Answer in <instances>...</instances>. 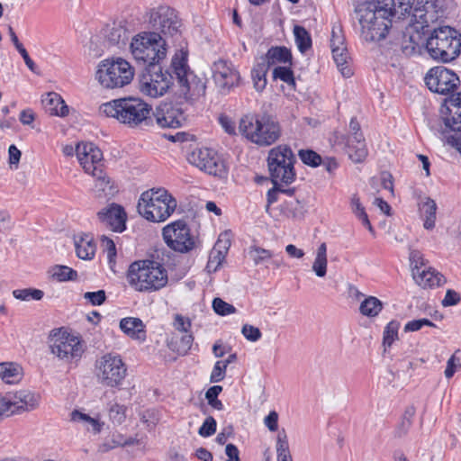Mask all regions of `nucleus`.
<instances>
[{
    "mask_svg": "<svg viewBox=\"0 0 461 461\" xmlns=\"http://www.w3.org/2000/svg\"><path fill=\"white\" fill-rule=\"evenodd\" d=\"M357 19L361 26V36L366 41L384 40L392 27V19L398 16L389 6L371 3H360L355 8Z\"/></svg>",
    "mask_w": 461,
    "mask_h": 461,
    "instance_id": "obj_1",
    "label": "nucleus"
},
{
    "mask_svg": "<svg viewBox=\"0 0 461 461\" xmlns=\"http://www.w3.org/2000/svg\"><path fill=\"white\" fill-rule=\"evenodd\" d=\"M99 113L130 128H137L150 119L152 106L140 97L127 96L102 104Z\"/></svg>",
    "mask_w": 461,
    "mask_h": 461,
    "instance_id": "obj_2",
    "label": "nucleus"
},
{
    "mask_svg": "<svg viewBox=\"0 0 461 461\" xmlns=\"http://www.w3.org/2000/svg\"><path fill=\"white\" fill-rule=\"evenodd\" d=\"M126 278L129 285L139 293L158 292L168 283L167 270L154 259H139L131 263Z\"/></svg>",
    "mask_w": 461,
    "mask_h": 461,
    "instance_id": "obj_3",
    "label": "nucleus"
},
{
    "mask_svg": "<svg viewBox=\"0 0 461 461\" xmlns=\"http://www.w3.org/2000/svg\"><path fill=\"white\" fill-rule=\"evenodd\" d=\"M239 129L242 136L260 147L274 144L281 136L280 124L268 114H246Z\"/></svg>",
    "mask_w": 461,
    "mask_h": 461,
    "instance_id": "obj_4",
    "label": "nucleus"
},
{
    "mask_svg": "<svg viewBox=\"0 0 461 461\" xmlns=\"http://www.w3.org/2000/svg\"><path fill=\"white\" fill-rule=\"evenodd\" d=\"M170 70L186 100L194 101L205 95V83L194 76L188 66V49L185 42V45L180 44V49L173 55Z\"/></svg>",
    "mask_w": 461,
    "mask_h": 461,
    "instance_id": "obj_5",
    "label": "nucleus"
},
{
    "mask_svg": "<svg viewBox=\"0 0 461 461\" xmlns=\"http://www.w3.org/2000/svg\"><path fill=\"white\" fill-rule=\"evenodd\" d=\"M176 200L165 188H152L143 192L138 202V212L147 221L162 222L175 212Z\"/></svg>",
    "mask_w": 461,
    "mask_h": 461,
    "instance_id": "obj_6",
    "label": "nucleus"
},
{
    "mask_svg": "<svg viewBox=\"0 0 461 461\" xmlns=\"http://www.w3.org/2000/svg\"><path fill=\"white\" fill-rule=\"evenodd\" d=\"M426 49L433 59L450 62L461 53V33L450 26L435 28L427 39Z\"/></svg>",
    "mask_w": 461,
    "mask_h": 461,
    "instance_id": "obj_7",
    "label": "nucleus"
},
{
    "mask_svg": "<svg viewBox=\"0 0 461 461\" xmlns=\"http://www.w3.org/2000/svg\"><path fill=\"white\" fill-rule=\"evenodd\" d=\"M130 50L137 62L148 67L159 64L167 53L166 41L156 32H141L136 34L131 40Z\"/></svg>",
    "mask_w": 461,
    "mask_h": 461,
    "instance_id": "obj_8",
    "label": "nucleus"
},
{
    "mask_svg": "<svg viewBox=\"0 0 461 461\" xmlns=\"http://www.w3.org/2000/svg\"><path fill=\"white\" fill-rule=\"evenodd\" d=\"M135 68L125 59L113 57L99 62L95 77L104 89L122 88L131 83Z\"/></svg>",
    "mask_w": 461,
    "mask_h": 461,
    "instance_id": "obj_9",
    "label": "nucleus"
},
{
    "mask_svg": "<svg viewBox=\"0 0 461 461\" xmlns=\"http://www.w3.org/2000/svg\"><path fill=\"white\" fill-rule=\"evenodd\" d=\"M49 339L51 353L67 364L77 365L86 351L82 337L65 327L51 330Z\"/></svg>",
    "mask_w": 461,
    "mask_h": 461,
    "instance_id": "obj_10",
    "label": "nucleus"
},
{
    "mask_svg": "<svg viewBox=\"0 0 461 461\" xmlns=\"http://www.w3.org/2000/svg\"><path fill=\"white\" fill-rule=\"evenodd\" d=\"M267 167L274 185H289L296 179V158L286 144H279L268 151Z\"/></svg>",
    "mask_w": 461,
    "mask_h": 461,
    "instance_id": "obj_11",
    "label": "nucleus"
},
{
    "mask_svg": "<svg viewBox=\"0 0 461 461\" xmlns=\"http://www.w3.org/2000/svg\"><path fill=\"white\" fill-rule=\"evenodd\" d=\"M127 374V365L119 354L105 353L95 360V375L103 386L120 388Z\"/></svg>",
    "mask_w": 461,
    "mask_h": 461,
    "instance_id": "obj_12",
    "label": "nucleus"
},
{
    "mask_svg": "<svg viewBox=\"0 0 461 461\" xmlns=\"http://www.w3.org/2000/svg\"><path fill=\"white\" fill-rule=\"evenodd\" d=\"M174 85L173 73L155 66L148 67L139 76V91L145 96H163Z\"/></svg>",
    "mask_w": 461,
    "mask_h": 461,
    "instance_id": "obj_13",
    "label": "nucleus"
},
{
    "mask_svg": "<svg viewBox=\"0 0 461 461\" xmlns=\"http://www.w3.org/2000/svg\"><path fill=\"white\" fill-rule=\"evenodd\" d=\"M162 238L172 250L187 253L195 248V237L185 220L174 221L162 229Z\"/></svg>",
    "mask_w": 461,
    "mask_h": 461,
    "instance_id": "obj_14",
    "label": "nucleus"
},
{
    "mask_svg": "<svg viewBox=\"0 0 461 461\" xmlns=\"http://www.w3.org/2000/svg\"><path fill=\"white\" fill-rule=\"evenodd\" d=\"M190 164L218 178H226L229 167L225 159L213 149L197 148L187 157Z\"/></svg>",
    "mask_w": 461,
    "mask_h": 461,
    "instance_id": "obj_15",
    "label": "nucleus"
},
{
    "mask_svg": "<svg viewBox=\"0 0 461 461\" xmlns=\"http://www.w3.org/2000/svg\"><path fill=\"white\" fill-rule=\"evenodd\" d=\"M148 22L152 29L159 31L164 35L182 39V23L175 9L167 5L152 8L148 13Z\"/></svg>",
    "mask_w": 461,
    "mask_h": 461,
    "instance_id": "obj_16",
    "label": "nucleus"
},
{
    "mask_svg": "<svg viewBox=\"0 0 461 461\" xmlns=\"http://www.w3.org/2000/svg\"><path fill=\"white\" fill-rule=\"evenodd\" d=\"M424 81L432 93L443 95L454 93L460 85L459 77L444 66H436L429 69Z\"/></svg>",
    "mask_w": 461,
    "mask_h": 461,
    "instance_id": "obj_17",
    "label": "nucleus"
},
{
    "mask_svg": "<svg viewBox=\"0 0 461 461\" xmlns=\"http://www.w3.org/2000/svg\"><path fill=\"white\" fill-rule=\"evenodd\" d=\"M77 158L86 174H100L104 168L102 150L93 142L81 141L76 147Z\"/></svg>",
    "mask_w": 461,
    "mask_h": 461,
    "instance_id": "obj_18",
    "label": "nucleus"
},
{
    "mask_svg": "<svg viewBox=\"0 0 461 461\" xmlns=\"http://www.w3.org/2000/svg\"><path fill=\"white\" fill-rule=\"evenodd\" d=\"M330 49L333 59L343 77H349L353 75L352 69L348 65V52L346 47L345 37L342 27L335 24L331 29Z\"/></svg>",
    "mask_w": 461,
    "mask_h": 461,
    "instance_id": "obj_19",
    "label": "nucleus"
},
{
    "mask_svg": "<svg viewBox=\"0 0 461 461\" xmlns=\"http://www.w3.org/2000/svg\"><path fill=\"white\" fill-rule=\"evenodd\" d=\"M212 77L222 92H229L240 83V76L231 62L219 59L213 63Z\"/></svg>",
    "mask_w": 461,
    "mask_h": 461,
    "instance_id": "obj_20",
    "label": "nucleus"
},
{
    "mask_svg": "<svg viewBox=\"0 0 461 461\" xmlns=\"http://www.w3.org/2000/svg\"><path fill=\"white\" fill-rule=\"evenodd\" d=\"M157 124L161 128L176 129L185 121L183 111L171 103L159 104L154 113Z\"/></svg>",
    "mask_w": 461,
    "mask_h": 461,
    "instance_id": "obj_21",
    "label": "nucleus"
},
{
    "mask_svg": "<svg viewBox=\"0 0 461 461\" xmlns=\"http://www.w3.org/2000/svg\"><path fill=\"white\" fill-rule=\"evenodd\" d=\"M99 220L112 230L122 232L126 229V212L122 206L112 203L98 212Z\"/></svg>",
    "mask_w": 461,
    "mask_h": 461,
    "instance_id": "obj_22",
    "label": "nucleus"
},
{
    "mask_svg": "<svg viewBox=\"0 0 461 461\" xmlns=\"http://www.w3.org/2000/svg\"><path fill=\"white\" fill-rule=\"evenodd\" d=\"M40 395L28 390H21L14 393L13 398L9 397L10 407L8 416L34 410L40 403Z\"/></svg>",
    "mask_w": 461,
    "mask_h": 461,
    "instance_id": "obj_23",
    "label": "nucleus"
},
{
    "mask_svg": "<svg viewBox=\"0 0 461 461\" xmlns=\"http://www.w3.org/2000/svg\"><path fill=\"white\" fill-rule=\"evenodd\" d=\"M445 106L442 116L445 126L453 131H461V93L447 99Z\"/></svg>",
    "mask_w": 461,
    "mask_h": 461,
    "instance_id": "obj_24",
    "label": "nucleus"
},
{
    "mask_svg": "<svg viewBox=\"0 0 461 461\" xmlns=\"http://www.w3.org/2000/svg\"><path fill=\"white\" fill-rule=\"evenodd\" d=\"M119 328L131 339L139 343L147 340V327L143 321L137 317H124L120 320Z\"/></svg>",
    "mask_w": 461,
    "mask_h": 461,
    "instance_id": "obj_25",
    "label": "nucleus"
},
{
    "mask_svg": "<svg viewBox=\"0 0 461 461\" xmlns=\"http://www.w3.org/2000/svg\"><path fill=\"white\" fill-rule=\"evenodd\" d=\"M414 282L422 289H435L446 284V277L437 269L428 267L421 271H414Z\"/></svg>",
    "mask_w": 461,
    "mask_h": 461,
    "instance_id": "obj_26",
    "label": "nucleus"
},
{
    "mask_svg": "<svg viewBox=\"0 0 461 461\" xmlns=\"http://www.w3.org/2000/svg\"><path fill=\"white\" fill-rule=\"evenodd\" d=\"M341 142L345 145L346 152L355 163H362L366 160L368 150L364 137L350 138L341 137Z\"/></svg>",
    "mask_w": 461,
    "mask_h": 461,
    "instance_id": "obj_27",
    "label": "nucleus"
},
{
    "mask_svg": "<svg viewBox=\"0 0 461 461\" xmlns=\"http://www.w3.org/2000/svg\"><path fill=\"white\" fill-rule=\"evenodd\" d=\"M41 102L45 111L50 115L65 117L69 113L68 106L58 93H47L42 96Z\"/></svg>",
    "mask_w": 461,
    "mask_h": 461,
    "instance_id": "obj_28",
    "label": "nucleus"
},
{
    "mask_svg": "<svg viewBox=\"0 0 461 461\" xmlns=\"http://www.w3.org/2000/svg\"><path fill=\"white\" fill-rule=\"evenodd\" d=\"M262 62L268 65V68L277 64L292 66L293 56L291 50L285 46H275L268 49Z\"/></svg>",
    "mask_w": 461,
    "mask_h": 461,
    "instance_id": "obj_29",
    "label": "nucleus"
},
{
    "mask_svg": "<svg viewBox=\"0 0 461 461\" xmlns=\"http://www.w3.org/2000/svg\"><path fill=\"white\" fill-rule=\"evenodd\" d=\"M194 339L193 333L173 332L167 339V346L171 351L185 356L190 351Z\"/></svg>",
    "mask_w": 461,
    "mask_h": 461,
    "instance_id": "obj_30",
    "label": "nucleus"
},
{
    "mask_svg": "<svg viewBox=\"0 0 461 461\" xmlns=\"http://www.w3.org/2000/svg\"><path fill=\"white\" fill-rule=\"evenodd\" d=\"M105 38L112 45L125 44L129 38L126 21H113L112 23L107 24Z\"/></svg>",
    "mask_w": 461,
    "mask_h": 461,
    "instance_id": "obj_31",
    "label": "nucleus"
},
{
    "mask_svg": "<svg viewBox=\"0 0 461 461\" xmlns=\"http://www.w3.org/2000/svg\"><path fill=\"white\" fill-rule=\"evenodd\" d=\"M437 209L436 202L429 197H425L418 203L419 215L423 221V227L426 230H433L435 228Z\"/></svg>",
    "mask_w": 461,
    "mask_h": 461,
    "instance_id": "obj_32",
    "label": "nucleus"
},
{
    "mask_svg": "<svg viewBox=\"0 0 461 461\" xmlns=\"http://www.w3.org/2000/svg\"><path fill=\"white\" fill-rule=\"evenodd\" d=\"M77 256L84 260L92 259L95 255L96 245L90 234H82L75 238Z\"/></svg>",
    "mask_w": 461,
    "mask_h": 461,
    "instance_id": "obj_33",
    "label": "nucleus"
},
{
    "mask_svg": "<svg viewBox=\"0 0 461 461\" xmlns=\"http://www.w3.org/2000/svg\"><path fill=\"white\" fill-rule=\"evenodd\" d=\"M91 176L95 178V192L96 196L106 198L113 195L117 192L116 187L107 176L104 168L100 170L99 175L92 174Z\"/></svg>",
    "mask_w": 461,
    "mask_h": 461,
    "instance_id": "obj_34",
    "label": "nucleus"
},
{
    "mask_svg": "<svg viewBox=\"0 0 461 461\" xmlns=\"http://www.w3.org/2000/svg\"><path fill=\"white\" fill-rule=\"evenodd\" d=\"M23 375V367L14 362L0 363V378L6 384L19 383Z\"/></svg>",
    "mask_w": 461,
    "mask_h": 461,
    "instance_id": "obj_35",
    "label": "nucleus"
},
{
    "mask_svg": "<svg viewBox=\"0 0 461 461\" xmlns=\"http://www.w3.org/2000/svg\"><path fill=\"white\" fill-rule=\"evenodd\" d=\"M379 5L389 6L398 14V17H404L410 14L415 0H376Z\"/></svg>",
    "mask_w": 461,
    "mask_h": 461,
    "instance_id": "obj_36",
    "label": "nucleus"
},
{
    "mask_svg": "<svg viewBox=\"0 0 461 461\" xmlns=\"http://www.w3.org/2000/svg\"><path fill=\"white\" fill-rule=\"evenodd\" d=\"M71 420L74 422H81L85 424L87 429H91L95 433L101 432L104 423L99 420L97 418H92L88 414L81 412L80 411L75 410L70 414Z\"/></svg>",
    "mask_w": 461,
    "mask_h": 461,
    "instance_id": "obj_37",
    "label": "nucleus"
},
{
    "mask_svg": "<svg viewBox=\"0 0 461 461\" xmlns=\"http://www.w3.org/2000/svg\"><path fill=\"white\" fill-rule=\"evenodd\" d=\"M327 245L322 242L317 249L316 257L312 264V270L319 277H323L327 273Z\"/></svg>",
    "mask_w": 461,
    "mask_h": 461,
    "instance_id": "obj_38",
    "label": "nucleus"
},
{
    "mask_svg": "<svg viewBox=\"0 0 461 461\" xmlns=\"http://www.w3.org/2000/svg\"><path fill=\"white\" fill-rule=\"evenodd\" d=\"M382 310V302L375 296L366 297L359 306L361 314L366 317H375Z\"/></svg>",
    "mask_w": 461,
    "mask_h": 461,
    "instance_id": "obj_39",
    "label": "nucleus"
},
{
    "mask_svg": "<svg viewBox=\"0 0 461 461\" xmlns=\"http://www.w3.org/2000/svg\"><path fill=\"white\" fill-rule=\"evenodd\" d=\"M268 70L269 68L267 64L259 62L251 71L254 87L259 92L263 91L267 86V75Z\"/></svg>",
    "mask_w": 461,
    "mask_h": 461,
    "instance_id": "obj_40",
    "label": "nucleus"
},
{
    "mask_svg": "<svg viewBox=\"0 0 461 461\" xmlns=\"http://www.w3.org/2000/svg\"><path fill=\"white\" fill-rule=\"evenodd\" d=\"M295 43L300 52L304 53L312 48V41L308 31L301 25L294 27Z\"/></svg>",
    "mask_w": 461,
    "mask_h": 461,
    "instance_id": "obj_41",
    "label": "nucleus"
},
{
    "mask_svg": "<svg viewBox=\"0 0 461 461\" xmlns=\"http://www.w3.org/2000/svg\"><path fill=\"white\" fill-rule=\"evenodd\" d=\"M273 78L280 79L294 89L296 86L294 74L289 65L276 66L273 70Z\"/></svg>",
    "mask_w": 461,
    "mask_h": 461,
    "instance_id": "obj_42",
    "label": "nucleus"
},
{
    "mask_svg": "<svg viewBox=\"0 0 461 461\" xmlns=\"http://www.w3.org/2000/svg\"><path fill=\"white\" fill-rule=\"evenodd\" d=\"M351 207L355 215L362 221V224L366 226L371 233H374V228L368 219V215L366 212L364 206L360 203V199L357 194H354L351 197Z\"/></svg>",
    "mask_w": 461,
    "mask_h": 461,
    "instance_id": "obj_43",
    "label": "nucleus"
},
{
    "mask_svg": "<svg viewBox=\"0 0 461 461\" xmlns=\"http://www.w3.org/2000/svg\"><path fill=\"white\" fill-rule=\"evenodd\" d=\"M127 411L126 405L114 402L108 409L109 420L114 425H121L126 420Z\"/></svg>",
    "mask_w": 461,
    "mask_h": 461,
    "instance_id": "obj_44",
    "label": "nucleus"
},
{
    "mask_svg": "<svg viewBox=\"0 0 461 461\" xmlns=\"http://www.w3.org/2000/svg\"><path fill=\"white\" fill-rule=\"evenodd\" d=\"M52 277L59 282L75 281L77 272L68 266H55L52 269Z\"/></svg>",
    "mask_w": 461,
    "mask_h": 461,
    "instance_id": "obj_45",
    "label": "nucleus"
},
{
    "mask_svg": "<svg viewBox=\"0 0 461 461\" xmlns=\"http://www.w3.org/2000/svg\"><path fill=\"white\" fill-rule=\"evenodd\" d=\"M13 295L14 298L21 301H40L43 298L44 293L43 291L36 288H24L14 290Z\"/></svg>",
    "mask_w": 461,
    "mask_h": 461,
    "instance_id": "obj_46",
    "label": "nucleus"
},
{
    "mask_svg": "<svg viewBox=\"0 0 461 461\" xmlns=\"http://www.w3.org/2000/svg\"><path fill=\"white\" fill-rule=\"evenodd\" d=\"M400 323L397 321H391L384 328L383 334V343L386 347H391L398 339V330Z\"/></svg>",
    "mask_w": 461,
    "mask_h": 461,
    "instance_id": "obj_47",
    "label": "nucleus"
},
{
    "mask_svg": "<svg viewBox=\"0 0 461 461\" xmlns=\"http://www.w3.org/2000/svg\"><path fill=\"white\" fill-rule=\"evenodd\" d=\"M172 327L178 333H193L191 319L180 313L174 314Z\"/></svg>",
    "mask_w": 461,
    "mask_h": 461,
    "instance_id": "obj_48",
    "label": "nucleus"
},
{
    "mask_svg": "<svg viewBox=\"0 0 461 461\" xmlns=\"http://www.w3.org/2000/svg\"><path fill=\"white\" fill-rule=\"evenodd\" d=\"M299 157L302 162L312 167H316L321 164V157L312 149H301Z\"/></svg>",
    "mask_w": 461,
    "mask_h": 461,
    "instance_id": "obj_49",
    "label": "nucleus"
},
{
    "mask_svg": "<svg viewBox=\"0 0 461 461\" xmlns=\"http://www.w3.org/2000/svg\"><path fill=\"white\" fill-rule=\"evenodd\" d=\"M212 308L213 311L221 316H226L236 312V308L232 304L226 303L221 298L213 299Z\"/></svg>",
    "mask_w": 461,
    "mask_h": 461,
    "instance_id": "obj_50",
    "label": "nucleus"
},
{
    "mask_svg": "<svg viewBox=\"0 0 461 461\" xmlns=\"http://www.w3.org/2000/svg\"><path fill=\"white\" fill-rule=\"evenodd\" d=\"M459 352V350L456 351L447 360V366L445 369V376L447 379H450L454 376V375L461 369V361L460 357L456 356V353Z\"/></svg>",
    "mask_w": 461,
    "mask_h": 461,
    "instance_id": "obj_51",
    "label": "nucleus"
},
{
    "mask_svg": "<svg viewBox=\"0 0 461 461\" xmlns=\"http://www.w3.org/2000/svg\"><path fill=\"white\" fill-rule=\"evenodd\" d=\"M217 422L212 416L207 417L199 428L198 433L201 437L208 438L216 432Z\"/></svg>",
    "mask_w": 461,
    "mask_h": 461,
    "instance_id": "obj_52",
    "label": "nucleus"
},
{
    "mask_svg": "<svg viewBox=\"0 0 461 461\" xmlns=\"http://www.w3.org/2000/svg\"><path fill=\"white\" fill-rule=\"evenodd\" d=\"M137 442V440L133 438H129L125 440L122 439V435H117L116 438H113L112 439L111 444L104 443L101 446V450L103 452L108 451L110 449H113L116 447H124V446H131L134 445Z\"/></svg>",
    "mask_w": 461,
    "mask_h": 461,
    "instance_id": "obj_53",
    "label": "nucleus"
},
{
    "mask_svg": "<svg viewBox=\"0 0 461 461\" xmlns=\"http://www.w3.org/2000/svg\"><path fill=\"white\" fill-rule=\"evenodd\" d=\"M227 366L221 360L216 361L210 375L211 383H219L225 378Z\"/></svg>",
    "mask_w": 461,
    "mask_h": 461,
    "instance_id": "obj_54",
    "label": "nucleus"
},
{
    "mask_svg": "<svg viewBox=\"0 0 461 461\" xmlns=\"http://www.w3.org/2000/svg\"><path fill=\"white\" fill-rule=\"evenodd\" d=\"M250 253L253 256V261L256 265H258L273 257V253L260 247L253 246L250 248Z\"/></svg>",
    "mask_w": 461,
    "mask_h": 461,
    "instance_id": "obj_55",
    "label": "nucleus"
},
{
    "mask_svg": "<svg viewBox=\"0 0 461 461\" xmlns=\"http://www.w3.org/2000/svg\"><path fill=\"white\" fill-rule=\"evenodd\" d=\"M101 246L107 255L108 261L110 263L114 262L117 253L115 243L113 242V240L110 238L104 236L101 239Z\"/></svg>",
    "mask_w": 461,
    "mask_h": 461,
    "instance_id": "obj_56",
    "label": "nucleus"
},
{
    "mask_svg": "<svg viewBox=\"0 0 461 461\" xmlns=\"http://www.w3.org/2000/svg\"><path fill=\"white\" fill-rule=\"evenodd\" d=\"M241 333L249 341L251 342H256L262 337L260 330L249 324L243 325Z\"/></svg>",
    "mask_w": 461,
    "mask_h": 461,
    "instance_id": "obj_57",
    "label": "nucleus"
},
{
    "mask_svg": "<svg viewBox=\"0 0 461 461\" xmlns=\"http://www.w3.org/2000/svg\"><path fill=\"white\" fill-rule=\"evenodd\" d=\"M84 298L92 305H101L105 301L106 295L104 290H98L85 293Z\"/></svg>",
    "mask_w": 461,
    "mask_h": 461,
    "instance_id": "obj_58",
    "label": "nucleus"
},
{
    "mask_svg": "<svg viewBox=\"0 0 461 461\" xmlns=\"http://www.w3.org/2000/svg\"><path fill=\"white\" fill-rule=\"evenodd\" d=\"M410 261L411 267V275L413 276V272L418 270L421 271L422 267L425 266V259L423 255L417 250H414L410 255Z\"/></svg>",
    "mask_w": 461,
    "mask_h": 461,
    "instance_id": "obj_59",
    "label": "nucleus"
},
{
    "mask_svg": "<svg viewBox=\"0 0 461 461\" xmlns=\"http://www.w3.org/2000/svg\"><path fill=\"white\" fill-rule=\"evenodd\" d=\"M349 132L348 134L342 135L341 137H350V138H359L364 137L363 132L361 131V126L358 122L357 117H352L349 122Z\"/></svg>",
    "mask_w": 461,
    "mask_h": 461,
    "instance_id": "obj_60",
    "label": "nucleus"
},
{
    "mask_svg": "<svg viewBox=\"0 0 461 461\" xmlns=\"http://www.w3.org/2000/svg\"><path fill=\"white\" fill-rule=\"evenodd\" d=\"M461 297L458 293L452 289H448L446 292L445 297L442 300V305L445 307L453 306L459 303Z\"/></svg>",
    "mask_w": 461,
    "mask_h": 461,
    "instance_id": "obj_61",
    "label": "nucleus"
},
{
    "mask_svg": "<svg viewBox=\"0 0 461 461\" xmlns=\"http://www.w3.org/2000/svg\"><path fill=\"white\" fill-rule=\"evenodd\" d=\"M223 259V256L220 251L214 252L212 251L210 254L209 260L207 263V268L209 270L216 271L218 267L221 265V261Z\"/></svg>",
    "mask_w": 461,
    "mask_h": 461,
    "instance_id": "obj_62",
    "label": "nucleus"
},
{
    "mask_svg": "<svg viewBox=\"0 0 461 461\" xmlns=\"http://www.w3.org/2000/svg\"><path fill=\"white\" fill-rule=\"evenodd\" d=\"M434 5L431 2L427 1L423 5V14H420V17L423 20L424 23H428L429 22H433L438 19L437 14H433L431 9Z\"/></svg>",
    "mask_w": 461,
    "mask_h": 461,
    "instance_id": "obj_63",
    "label": "nucleus"
},
{
    "mask_svg": "<svg viewBox=\"0 0 461 461\" xmlns=\"http://www.w3.org/2000/svg\"><path fill=\"white\" fill-rule=\"evenodd\" d=\"M447 142L452 148L456 149L461 154V133L456 131L455 134L447 137Z\"/></svg>",
    "mask_w": 461,
    "mask_h": 461,
    "instance_id": "obj_64",
    "label": "nucleus"
}]
</instances>
